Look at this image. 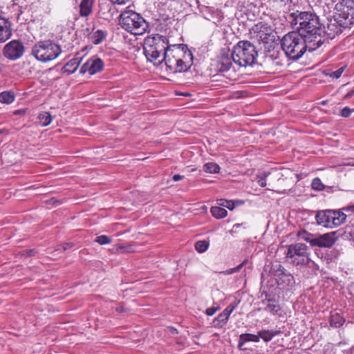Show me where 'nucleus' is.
<instances>
[{"mask_svg":"<svg viewBox=\"0 0 354 354\" xmlns=\"http://www.w3.org/2000/svg\"><path fill=\"white\" fill-rule=\"evenodd\" d=\"M288 20L295 32L306 38L310 44L317 47L323 44L324 26L315 12L297 10L289 15Z\"/></svg>","mask_w":354,"mask_h":354,"instance_id":"nucleus-1","label":"nucleus"},{"mask_svg":"<svg viewBox=\"0 0 354 354\" xmlns=\"http://www.w3.org/2000/svg\"><path fill=\"white\" fill-rule=\"evenodd\" d=\"M193 55L186 44L171 45L163 53V58L158 64L165 62L168 73H177L187 71L193 64Z\"/></svg>","mask_w":354,"mask_h":354,"instance_id":"nucleus-2","label":"nucleus"},{"mask_svg":"<svg viewBox=\"0 0 354 354\" xmlns=\"http://www.w3.org/2000/svg\"><path fill=\"white\" fill-rule=\"evenodd\" d=\"M281 48L286 57L290 60H298L308 49L313 51L318 47L310 44L298 32L292 31L283 36L281 41Z\"/></svg>","mask_w":354,"mask_h":354,"instance_id":"nucleus-3","label":"nucleus"},{"mask_svg":"<svg viewBox=\"0 0 354 354\" xmlns=\"http://www.w3.org/2000/svg\"><path fill=\"white\" fill-rule=\"evenodd\" d=\"M171 45L166 36L156 34L147 37L144 41V53L147 59L155 64H158L160 57L167 51Z\"/></svg>","mask_w":354,"mask_h":354,"instance_id":"nucleus-4","label":"nucleus"},{"mask_svg":"<svg viewBox=\"0 0 354 354\" xmlns=\"http://www.w3.org/2000/svg\"><path fill=\"white\" fill-rule=\"evenodd\" d=\"M231 56L233 62L240 66H251L255 62L258 51L252 43L242 40L234 46Z\"/></svg>","mask_w":354,"mask_h":354,"instance_id":"nucleus-5","label":"nucleus"},{"mask_svg":"<svg viewBox=\"0 0 354 354\" xmlns=\"http://www.w3.org/2000/svg\"><path fill=\"white\" fill-rule=\"evenodd\" d=\"M119 23L124 30L135 35H142L148 28L145 19L138 13L130 10H124L120 14Z\"/></svg>","mask_w":354,"mask_h":354,"instance_id":"nucleus-6","label":"nucleus"},{"mask_svg":"<svg viewBox=\"0 0 354 354\" xmlns=\"http://www.w3.org/2000/svg\"><path fill=\"white\" fill-rule=\"evenodd\" d=\"M62 53L59 45L48 39L37 42L32 48V55L41 62L56 59Z\"/></svg>","mask_w":354,"mask_h":354,"instance_id":"nucleus-7","label":"nucleus"},{"mask_svg":"<svg viewBox=\"0 0 354 354\" xmlns=\"http://www.w3.org/2000/svg\"><path fill=\"white\" fill-rule=\"evenodd\" d=\"M336 232L326 233L324 234H311L306 230L298 232V236L309 243L312 247L330 248L337 239Z\"/></svg>","mask_w":354,"mask_h":354,"instance_id":"nucleus-8","label":"nucleus"},{"mask_svg":"<svg viewBox=\"0 0 354 354\" xmlns=\"http://www.w3.org/2000/svg\"><path fill=\"white\" fill-rule=\"evenodd\" d=\"M346 214L342 210L326 209L318 211L315 215L317 223L327 228H333L344 223Z\"/></svg>","mask_w":354,"mask_h":354,"instance_id":"nucleus-9","label":"nucleus"},{"mask_svg":"<svg viewBox=\"0 0 354 354\" xmlns=\"http://www.w3.org/2000/svg\"><path fill=\"white\" fill-rule=\"evenodd\" d=\"M286 257L290 259L291 263L295 266H308L311 261L308 247L301 243L289 245Z\"/></svg>","mask_w":354,"mask_h":354,"instance_id":"nucleus-10","label":"nucleus"},{"mask_svg":"<svg viewBox=\"0 0 354 354\" xmlns=\"http://www.w3.org/2000/svg\"><path fill=\"white\" fill-rule=\"evenodd\" d=\"M335 17L350 27L354 24V0H342L335 7Z\"/></svg>","mask_w":354,"mask_h":354,"instance_id":"nucleus-11","label":"nucleus"},{"mask_svg":"<svg viewBox=\"0 0 354 354\" xmlns=\"http://www.w3.org/2000/svg\"><path fill=\"white\" fill-rule=\"evenodd\" d=\"M273 274L278 286L281 288L292 286L295 283L293 276L288 272L280 264L272 266Z\"/></svg>","mask_w":354,"mask_h":354,"instance_id":"nucleus-12","label":"nucleus"},{"mask_svg":"<svg viewBox=\"0 0 354 354\" xmlns=\"http://www.w3.org/2000/svg\"><path fill=\"white\" fill-rule=\"evenodd\" d=\"M24 52V46L19 40H12L3 48L4 56L11 60H16L21 57Z\"/></svg>","mask_w":354,"mask_h":354,"instance_id":"nucleus-13","label":"nucleus"},{"mask_svg":"<svg viewBox=\"0 0 354 354\" xmlns=\"http://www.w3.org/2000/svg\"><path fill=\"white\" fill-rule=\"evenodd\" d=\"M348 27L343 24L340 19H337L334 14L333 18L328 19L326 28L324 27L323 35H327L329 39H333L336 35L341 34L344 29Z\"/></svg>","mask_w":354,"mask_h":354,"instance_id":"nucleus-14","label":"nucleus"},{"mask_svg":"<svg viewBox=\"0 0 354 354\" xmlns=\"http://www.w3.org/2000/svg\"><path fill=\"white\" fill-rule=\"evenodd\" d=\"M252 30L254 34L253 37H256L259 41L268 43L273 40L272 30L270 26L266 24H257Z\"/></svg>","mask_w":354,"mask_h":354,"instance_id":"nucleus-15","label":"nucleus"},{"mask_svg":"<svg viewBox=\"0 0 354 354\" xmlns=\"http://www.w3.org/2000/svg\"><path fill=\"white\" fill-rule=\"evenodd\" d=\"M104 68V62L100 58L93 57L85 62L80 68V73L84 74L88 72L90 75H94L101 71Z\"/></svg>","mask_w":354,"mask_h":354,"instance_id":"nucleus-16","label":"nucleus"},{"mask_svg":"<svg viewBox=\"0 0 354 354\" xmlns=\"http://www.w3.org/2000/svg\"><path fill=\"white\" fill-rule=\"evenodd\" d=\"M11 26L10 20L0 15V43H3L11 37Z\"/></svg>","mask_w":354,"mask_h":354,"instance_id":"nucleus-17","label":"nucleus"},{"mask_svg":"<svg viewBox=\"0 0 354 354\" xmlns=\"http://www.w3.org/2000/svg\"><path fill=\"white\" fill-rule=\"evenodd\" d=\"M283 53L279 50H270L266 55V59L268 62H272L273 66L281 67L284 65L286 57Z\"/></svg>","mask_w":354,"mask_h":354,"instance_id":"nucleus-18","label":"nucleus"},{"mask_svg":"<svg viewBox=\"0 0 354 354\" xmlns=\"http://www.w3.org/2000/svg\"><path fill=\"white\" fill-rule=\"evenodd\" d=\"M232 58L231 56V53H227L226 55H223L218 62V70L221 72H225L230 69L232 66Z\"/></svg>","mask_w":354,"mask_h":354,"instance_id":"nucleus-19","label":"nucleus"},{"mask_svg":"<svg viewBox=\"0 0 354 354\" xmlns=\"http://www.w3.org/2000/svg\"><path fill=\"white\" fill-rule=\"evenodd\" d=\"M81 59H80L78 57H75L68 61L62 68L63 72L67 73L68 75H71L75 73L77 71L78 66L81 62Z\"/></svg>","mask_w":354,"mask_h":354,"instance_id":"nucleus-20","label":"nucleus"},{"mask_svg":"<svg viewBox=\"0 0 354 354\" xmlns=\"http://www.w3.org/2000/svg\"><path fill=\"white\" fill-rule=\"evenodd\" d=\"M93 0H82L80 4V15L82 17H88L92 12Z\"/></svg>","mask_w":354,"mask_h":354,"instance_id":"nucleus-21","label":"nucleus"},{"mask_svg":"<svg viewBox=\"0 0 354 354\" xmlns=\"http://www.w3.org/2000/svg\"><path fill=\"white\" fill-rule=\"evenodd\" d=\"M282 332L279 330H262L259 331V336L265 342H270L274 336L280 335Z\"/></svg>","mask_w":354,"mask_h":354,"instance_id":"nucleus-22","label":"nucleus"},{"mask_svg":"<svg viewBox=\"0 0 354 354\" xmlns=\"http://www.w3.org/2000/svg\"><path fill=\"white\" fill-rule=\"evenodd\" d=\"M345 322V319L337 313H331L330 317V325L335 328H339Z\"/></svg>","mask_w":354,"mask_h":354,"instance_id":"nucleus-23","label":"nucleus"},{"mask_svg":"<svg viewBox=\"0 0 354 354\" xmlns=\"http://www.w3.org/2000/svg\"><path fill=\"white\" fill-rule=\"evenodd\" d=\"M229 317L230 315L223 310L214 319V326L217 328L223 327L227 322Z\"/></svg>","mask_w":354,"mask_h":354,"instance_id":"nucleus-24","label":"nucleus"},{"mask_svg":"<svg viewBox=\"0 0 354 354\" xmlns=\"http://www.w3.org/2000/svg\"><path fill=\"white\" fill-rule=\"evenodd\" d=\"M106 36V32L102 30H97L91 35V39L93 44L97 45L101 44Z\"/></svg>","mask_w":354,"mask_h":354,"instance_id":"nucleus-25","label":"nucleus"},{"mask_svg":"<svg viewBox=\"0 0 354 354\" xmlns=\"http://www.w3.org/2000/svg\"><path fill=\"white\" fill-rule=\"evenodd\" d=\"M210 212L214 217L218 219L225 217L227 214V212L225 209L217 206L212 207Z\"/></svg>","mask_w":354,"mask_h":354,"instance_id":"nucleus-26","label":"nucleus"},{"mask_svg":"<svg viewBox=\"0 0 354 354\" xmlns=\"http://www.w3.org/2000/svg\"><path fill=\"white\" fill-rule=\"evenodd\" d=\"M15 100V95L10 91H3L0 93V102L10 104Z\"/></svg>","mask_w":354,"mask_h":354,"instance_id":"nucleus-27","label":"nucleus"},{"mask_svg":"<svg viewBox=\"0 0 354 354\" xmlns=\"http://www.w3.org/2000/svg\"><path fill=\"white\" fill-rule=\"evenodd\" d=\"M204 171L209 174H217L220 171V167L215 162H207L203 166Z\"/></svg>","mask_w":354,"mask_h":354,"instance_id":"nucleus-28","label":"nucleus"},{"mask_svg":"<svg viewBox=\"0 0 354 354\" xmlns=\"http://www.w3.org/2000/svg\"><path fill=\"white\" fill-rule=\"evenodd\" d=\"M38 119L39 123L43 127L48 126L52 121V117L50 114L48 112H43L40 113L38 116Z\"/></svg>","mask_w":354,"mask_h":354,"instance_id":"nucleus-29","label":"nucleus"},{"mask_svg":"<svg viewBox=\"0 0 354 354\" xmlns=\"http://www.w3.org/2000/svg\"><path fill=\"white\" fill-rule=\"evenodd\" d=\"M266 311L269 312L273 315L277 314L279 311L281 310V307L278 302L276 301L275 302L269 303L266 304V307L264 309Z\"/></svg>","mask_w":354,"mask_h":354,"instance_id":"nucleus-30","label":"nucleus"},{"mask_svg":"<svg viewBox=\"0 0 354 354\" xmlns=\"http://www.w3.org/2000/svg\"><path fill=\"white\" fill-rule=\"evenodd\" d=\"M248 342H251L250 338V333H243L240 335L238 342V348L241 351L246 350V348H244L243 346Z\"/></svg>","mask_w":354,"mask_h":354,"instance_id":"nucleus-31","label":"nucleus"},{"mask_svg":"<svg viewBox=\"0 0 354 354\" xmlns=\"http://www.w3.org/2000/svg\"><path fill=\"white\" fill-rule=\"evenodd\" d=\"M209 246V242L203 240L198 241L195 243V249L197 252L202 253L205 252Z\"/></svg>","mask_w":354,"mask_h":354,"instance_id":"nucleus-32","label":"nucleus"},{"mask_svg":"<svg viewBox=\"0 0 354 354\" xmlns=\"http://www.w3.org/2000/svg\"><path fill=\"white\" fill-rule=\"evenodd\" d=\"M312 189L316 191H322L324 189V185L319 178H315L311 183Z\"/></svg>","mask_w":354,"mask_h":354,"instance_id":"nucleus-33","label":"nucleus"},{"mask_svg":"<svg viewBox=\"0 0 354 354\" xmlns=\"http://www.w3.org/2000/svg\"><path fill=\"white\" fill-rule=\"evenodd\" d=\"M248 263V259H246L241 263H240L239 266H237L236 267L231 268V269H229V270H227L226 271H225L224 274H233L234 272H237L243 266H246Z\"/></svg>","mask_w":354,"mask_h":354,"instance_id":"nucleus-34","label":"nucleus"},{"mask_svg":"<svg viewBox=\"0 0 354 354\" xmlns=\"http://www.w3.org/2000/svg\"><path fill=\"white\" fill-rule=\"evenodd\" d=\"M218 204L221 206L225 207L230 210H232L235 206V202L233 201H228L226 199H220L218 200Z\"/></svg>","mask_w":354,"mask_h":354,"instance_id":"nucleus-35","label":"nucleus"},{"mask_svg":"<svg viewBox=\"0 0 354 354\" xmlns=\"http://www.w3.org/2000/svg\"><path fill=\"white\" fill-rule=\"evenodd\" d=\"M262 295H265V299L261 301V303L264 305L275 302L276 299L274 296L272 295L270 293L267 292L266 291L263 290L262 292Z\"/></svg>","mask_w":354,"mask_h":354,"instance_id":"nucleus-36","label":"nucleus"},{"mask_svg":"<svg viewBox=\"0 0 354 354\" xmlns=\"http://www.w3.org/2000/svg\"><path fill=\"white\" fill-rule=\"evenodd\" d=\"M95 241L100 245H105L110 243L111 242V239L106 235H101L97 236Z\"/></svg>","mask_w":354,"mask_h":354,"instance_id":"nucleus-37","label":"nucleus"},{"mask_svg":"<svg viewBox=\"0 0 354 354\" xmlns=\"http://www.w3.org/2000/svg\"><path fill=\"white\" fill-rule=\"evenodd\" d=\"M269 175V173L264 172L262 176H257V182L261 187H265L266 186V178Z\"/></svg>","mask_w":354,"mask_h":354,"instance_id":"nucleus-38","label":"nucleus"},{"mask_svg":"<svg viewBox=\"0 0 354 354\" xmlns=\"http://www.w3.org/2000/svg\"><path fill=\"white\" fill-rule=\"evenodd\" d=\"M345 68H346V66H342L341 68H338L335 71L330 73V77L336 78V79L340 77L342 74L343 73Z\"/></svg>","mask_w":354,"mask_h":354,"instance_id":"nucleus-39","label":"nucleus"},{"mask_svg":"<svg viewBox=\"0 0 354 354\" xmlns=\"http://www.w3.org/2000/svg\"><path fill=\"white\" fill-rule=\"evenodd\" d=\"M73 245V244L72 243H64L62 245H59L56 250L55 251H59L61 250L62 252H64L66 251V250H68V248H72Z\"/></svg>","mask_w":354,"mask_h":354,"instance_id":"nucleus-40","label":"nucleus"},{"mask_svg":"<svg viewBox=\"0 0 354 354\" xmlns=\"http://www.w3.org/2000/svg\"><path fill=\"white\" fill-rule=\"evenodd\" d=\"M353 111H354V109L351 110L348 106H346L342 110L341 115L344 118H348L351 115Z\"/></svg>","mask_w":354,"mask_h":354,"instance_id":"nucleus-41","label":"nucleus"},{"mask_svg":"<svg viewBox=\"0 0 354 354\" xmlns=\"http://www.w3.org/2000/svg\"><path fill=\"white\" fill-rule=\"evenodd\" d=\"M218 310V307H210V308H207L205 310V313L208 315V316H212L213 315L217 310Z\"/></svg>","mask_w":354,"mask_h":354,"instance_id":"nucleus-42","label":"nucleus"},{"mask_svg":"<svg viewBox=\"0 0 354 354\" xmlns=\"http://www.w3.org/2000/svg\"><path fill=\"white\" fill-rule=\"evenodd\" d=\"M114 5H125L131 0H109Z\"/></svg>","mask_w":354,"mask_h":354,"instance_id":"nucleus-43","label":"nucleus"},{"mask_svg":"<svg viewBox=\"0 0 354 354\" xmlns=\"http://www.w3.org/2000/svg\"><path fill=\"white\" fill-rule=\"evenodd\" d=\"M36 253V251L35 249H32V250H25L22 252V255L24 256H28V257H31V256H33L35 255V254Z\"/></svg>","mask_w":354,"mask_h":354,"instance_id":"nucleus-44","label":"nucleus"},{"mask_svg":"<svg viewBox=\"0 0 354 354\" xmlns=\"http://www.w3.org/2000/svg\"><path fill=\"white\" fill-rule=\"evenodd\" d=\"M250 338L251 342H259L260 339V336H259V332L257 333V335L250 333Z\"/></svg>","mask_w":354,"mask_h":354,"instance_id":"nucleus-45","label":"nucleus"},{"mask_svg":"<svg viewBox=\"0 0 354 354\" xmlns=\"http://www.w3.org/2000/svg\"><path fill=\"white\" fill-rule=\"evenodd\" d=\"M130 248L131 246H127V248L126 247H124V246H118V248H117V251L118 252H121V253H123V252H129L130 251Z\"/></svg>","mask_w":354,"mask_h":354,"instance_id":"nucleus-46","label":"nucleus"},{"mask_svg":"<svg viewBox=\"0 0 354 354\" xmlns=\"http://www.w3.org/2000/svg\"><path fill=\"white\" fill-rule=\"evenodd\" d=\"M234 308L235 306L230 305L224 310V311H225L228 315H230V314L232 313Z\"/></svg>","mask_w":354,"mask_h":354,"instance_id":"nucleus-47","label":"nucleus"},{"mask_svg":"<svg viewBox=\"0 0 354 354\" xmlns=\"http://www.w3.org/2000/svg\"><path fill=\"white\" fill-rule=\"evenodd\" d=\"M172 178H173L174 181H178V180H183L184 178V176H181L180 174H175L173 176Z\"/></svg>","mask_w":354,"mask_h":354,"instance_id":"nucleus-48","label":"nucleus"},{"mask_svg":"<svg viewBox=\"0 0 354 354\" xmlns=\"http://www.w3.org/2000/svg\"><path fill=\"white\" fill-rule=\"evenodd\" d=\"M354 95V89L348 91L344 96L345 99H348L352 97Z\"/></svg>","mask_w":354,"mask_h":354,"instance_id":"nucleus-49","label":"nucleus"},{"mask_svg":"<svg viewBox=\"0 0 354 354\" xmlns=\"http://www.w3.org/2000/svg\"><path fill=\"white\" fill-rule=\"evenodd\" d=\"M274 2H281L284 4H288L292 2V0H273Z\"/></svg>","mask_w":354,"mask_h":354,"instance_id":"nucleus-50","label":"nucleus"},{"mask_svg":"<svg viewBox=\"0 0 354 354\" xmlns=\"http://www.w3.org/2000/svg\"><path fill=\"white\" fill-rule=\"evenodd\" d=\"M171 332L174 334V333H177V330L174 328H171Z\"/></svg>","mask_w":354,"mask_h":354,"instance_id":"nucleus-51","label":"nucleus"},{"mask_svg":"<svg viewBox=\"0 0 354 354\" xmlns=\"http://www.w3.org/2000/svg\"><path fill=\"white\" fill-rule=\"evenodd\" d=\"M118 310L122 312V308H118Z\"/></svg>","mask_w":354,"mask_h":354,"instance_id":"nucleus-52","label":"nucleus"},{"mask_svg":"<svg viewBox=\"0 0 354 354\" xmlns=\"http://www.w3.org/2000/svg\"><path fill=\"white\" fill-rule=\"evenodd\" d=\"M3 133V130L0 129V135Z\"/></svg>","mask_w":354,"mask_h":354,"instance_id":"nucleus-53","label":"nucleus"},{"mask_svg":"<svg viewBox=\"0 0 354 354\" xmlns=\"http://www.w3.org/2000/svg\"><path fill=\"white\" fill-rule=\"evenodd\" d=\"M236 203H241V202H239V201H236Z\"/></svg>","mask_w":354,"mask_h":354,"instance_id":"nucleus-54","label":"nucleus"}]
</instances>
